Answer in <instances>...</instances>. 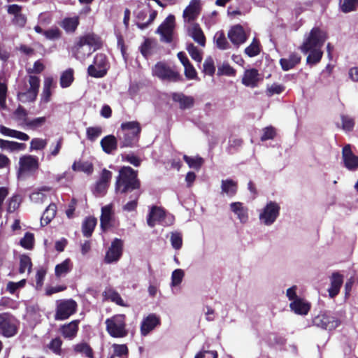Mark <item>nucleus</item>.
I'll use <instances>...</instances> for the list:
<instances>
[{
    "label": "nucleus",
    "instance_id": "393cba45",
    "mask_svg": "<svg viewBox=\"0 0 358 358\" xmlns=\"http://www.w3.org/2000/svg\"><path fill=\"white\" fill-rule=\"evenodd\" d=\"M200 14V8L197 1L191 2L183 10L182 17L188 22L194 21Z\"/></svg>",
    "mask_w": 358,
    "mask_h": 358
},
{
    "label": "nucleus",
    "instance_id": "ea45409f",
    "mask_svg": "<svg viewBox=\"0 0 358 358\" xmlns=\"http://www.w3.org/2000/svg\"><path fill=\"white\" fill-rule=\"evenodd\" d=\"M78 24V17H74L64 18L62 22L61 26L66 32H74Z\"/></svg>",
    "mask_w": 358,
    "mask_h": 358
},
{
    "label": "nucleus",
    "instance_id": "7c9ffc66",
    "mask_svg": "<svg viewBox=\"0 0 358 358\" xmlns=\"http://www.w3.org/2000/svg\"><path fill=\"white\" fill-rule=\"evenodd\" d=\"M97 223V220L94 217H87L82 224V232L85 237L92 236L93 231Z\"/></svg>",
    "mask_w": 358,
    "mask_h": 358
},
{
    "label": "nucleus",
    "instance_id": "473e14b6",
    "mask_svg": "<svg viewBox=\"0 0 358 358\" xmlns=\"http://www.w3.org/2000/svg\"><path fill=\"white\" fill-rule=\"evenodd\" d=\"M222 192L229 196H234L238 191V184L232 179L222 180L221 184Z\"/></svg>",
    "mask_w": 358,
    "mask_h": 358
},
{
    "label": "nucleus",
    "instance_id": "1a4fd4ad",
    "mask_svg": "<svg viewBox=\"0 0 358 358\" xmlns=\"http://www.w3.org/2000/svg\"><path fill=\"white\" fill-rule=\"evenodd\" d=\"M29 88L26 92L17 94L19 100L22 102H33L36 99L40 87V79L36 76H29Z\"/></svg>",
    "mask_w": 358,
    "mask_h": 358
},
{
    "label": "nucleus",
    "instance_id": "72a5a7b5",
    "mask_svg": "<svg viewBox=\"0 0 358 358\" xmlns=\"http://www.w3.org/2000/svg\"><path fill=\"white\" fill-rule=\"evenodd\" d=\"M25 148L26 145L24 143L0 138V148L1 150L14 152L24 150Z\"/></svg>",
    "mask_w": 358,
    "mask_h": 358
},
{
    "label": "nucleus",
    "instance_id": "13d9d810",
    "mask_svg": "<svg viewBox=\"0 0 358 358\" xmlns=\"http://www.w3.org/2000/svg\"><path fill=\"white\" fill-rule=\"evenodd\" d=\"M342 129L346 131H352L355 127V120L348 115H341Z\"/></svg>",
    "mask_w": 358,
    "mask_h": 358
},
{
    "label": "nucleus",
    "instance_id": "9d476101",
    "mask_svg": "<svg viewBox=\"0 0 358 358\" xmlns=\"http://www.w3.org/2000/svg\"><path fill=\"white\" fill-rule=\"evenodd\" d=\"M280 207L275 201H269L259 214V220L267 226L271 225L279 216Z\"/></svg>",
    "mask_w": 358,
    "mask_h": 358
},
{
    "label": "nucleus",
    "instance_id": "c9c22d12",
    "mask_svg": "<svg viewBox=\"0 0 358 358\" xmlns=\"http://www.w3.org/2000/svg\"><path fill=\"white\" fill-rule=\"evenodd\" d=\"M74 80V71L69 68L62 72L60 76L59 84L61 87L67 88L71 85Z\"/></svg>",
    "mask_w": 358,
    "mask_h": 358
},
{
    "label": "nucleus",
    "instance_id": "338daca9",
    "mask_svg": "<svg viewBox=\"0 0 358 358\" xmlns=\"http://www.w3.org/2000/svg\"><path fill=\"white\" fill-rule=\"evenodd\" d=\"M152 41L146 38L140 47V52L144 57L147 58L152 55Z\"/></svg>",
    "mask_w": 358,
    "mask_h": 358
},
{
    "label": "nucleus",
    "instance_id": "58836bf2",
    "mask_svg": "<svg viewBox=\"0 0 358 358\" xmlns=\"http://www.w3.org/2000/svg\"><path fill=\"white\" fill-rule=\"evenodd\" d=\"M73 265L70 259H66L61 264H57L55 268V273L57 278L61 277L70 272Z\"/></svg>",
    "mask_w": 358,
    "mask_h": 358
},
{
    "label": "nucleus",
    "instance_id": "4468645a",
    "mask_svg": "<svg viewBox=\"0 0 358 358\" xmlns=\"http://www.w3.org/2000/svg\"><path fill=\"white\" fill-rule=\"evenodd\" d=\"M39 167L38 158L33 155H24L20 158L18 175L36 172Z\"/></svg>",
    "mask_w": 358,
    "mask_h": 358
},
{
    "label": "nucleus",
    "instance_id": "6ab92c4d",
    "mask_svg": "<svg viewBox=\"0 0 358 358\" xmlns=\"http://www.w3.org/2000/svg\"><path fill=\"white\" fill-rule=\"evenodd\" d=\"M171 99L173 102L178 104L179 108L182 110L191 109L195 103V99L193 96H187L182 92L172 93Z\"/></svg>",
    "mask_w": 358,
    "mask_h": 358
},
{
    "label": "nucleus",
    "instance_id": "a19ab883",
    "mask_svg": "<svg viewBox=\"0 0 358 358\" xmlns=\"http://www.w3.org/2000/svg\"><path fill=\"white\" fill-rule=\"evenodd\" d=\"M72 169L74 171L84 172L91 174L94 171L93 164L89 162L78 161L75 162L72 165Z\"/></svg>",
    "mask_w": 358,
    "mask_h": 358
},
{
    "label": "nucleus",
    "instance_id": "39448f33",
    "mask_svg": "<svg viewBox=\"0 0 358 358\" xmlns=\"http://www.w3.org/2000/svg\"><path fill=\"white\" fill-rule=\"evenodd\" d=\"M106 331L113 338H123L127 336L126 316L124 314L115 315L106 320Z\"/></svg>",
    "mask_w": 358,
    "mask_h": 358
},
{
    "label": "nucleus",
    "instance_id": "b1692460",
    "mask_svg": "<svg viewBox=\"0 0 358 358\" xmlns=\"http://www.w3.org/2000/svg\"><path fill=\"white\" fill-rule=\"evenodd\" d=\"M112 206L107 205L101 208V215L100 217V226L103 231H108L113 227L112 222Z\"/></svg>",
    "mask_w": 358,
    "mask_h": 358
},
{
    "label": "nucleus",
    "instance_id": "423d86ee",
    "mask_svg": "<svg viewBox=\"0 0 358 358\" xmlns=\"http://www.w3.org/2000/svg\"><path fill=\"white\" fill-rule=\"evenodd\" d=\"M19 320L10 313H0V335L5 338L15 336L19 329Z\"/></svg>",
    "mask_w": 358,
    "mask_h": 358
},
{
    "label": "nucleus",
    "instance_id": "2f4dec72",
    "mask_svg": "<svg viewBox=\"0 0 358 358\" xmlns=\"http://www.w3.org/2000/svg\"><path fill=\"white\" fill-rule=\"evenodd\" d=\"M57 210V208L55 203H51L49 204L41 218V224L43 227L48 225L55 218Z\"/></svg>",
    "mask_w": 358,
    "mask_h": 358
},
{
    "label": "nucleus",
    "instance_id": "49530a36",
    "mask_svg": "<svg viewBox=\"0 0 358 358\" xmlns=\"http://www.w3.org/2000/svg\"><path fill=\"white\" fill-rule=\"evenodd\" d=\"M214 40L216 43L217 47L220 50H227L229 48V44L227 41L225 35L223 31H218L214 36Z\"/></svg>",
    "mask_w": 358,
    "mask_h": 358
},
{
    "label": "nucleus",
    "instance_id": "f704fd0d",
    "mask_svg": "<svg viewBox=\"0 0 358 358\" xmlns=\"http://www.w3.org/2000/svg\"><path fill=\"white\" fill-rule=\"evenodd\" d=\"M0 131L5 136L15 138L22 141H26L29 139V136L27 134L8 128L3 125L0 127Z\"/></svg>",
    "mask_w": 358,
    "mask_h": 358
},
{
    "label": "nucleus",
    "instance_id": "4d7b16f0",
    "mask_svg": "<svg viewBox=\"0 0 358 358\" xmlns=\"http://www.w3.org/2000/svg\"><path fill=\"white\" fill-rule=\"evenodd\" d=\"M358 6V0H343L341 4V10L343 13H350L355 10Z\"/></svg>",
    "mask_w": 358,
    "mask_h": 358
},
{
    "label": "nucleus",
    "instance_id": "9b49d317",
    "mask_svg": "<svg viewBox=\"0 0 358 358\" xmlns=\"http://www.w3.org/2000/svg\"><path fill=\"white\" fill-rule=\"evenodd\" d=\"M175 28V16L169 15L158 27L156 32L161 36V40L170 43L173 41V34Z\"/></svg>",
    "mask_w": 358,
    "mask_h": 358
},
{
    "label": "nucleus",
    "instance_id": "bb28decb",
    "mask_svg": "<svg viewBox=\"0 0 358 358\" xmlns=\"http://www.w3.org/2000/svg\"><path fill=\"white\" fill-rule=\"evenodd\" d=\"M100 145L103 151L110 155L117 149V140L113 135H107L101 140Z\"/></svg>",
    "mask_w": 358,
    "mask_h": 358
},
{
    "label": "nucleus",
    "instance_id": "7ed1b4c3",
    "mask_svg": "<svg viewBox=\"0 0 358 358\" xmlns=\"http://www.w3.org/2000/svg\"><path fill=\"white\" fill-rule=\"evenodd\" d=\"M327 39V34L325 31L319 27H313L299 49L303 54H307L310 50L322 49Z\"/></svg>",
    "mask_w": 358,
    "mask_h": 358
},
{
    "label": "nucleus",
    "instance_id": "09e8293b",
    "mask_svg": "<svg viewBox=\"0 0 358 358\" xmlns=\"http://www.w3.org/2000/svg\"><path fill=\"white\" fill-rule=\"evenodd\" d=\"M277 135L276 129L273 126H268L262 129V135L260 137V140L264 142L268 140H273Z\"/></svg>",
    "mask_w": 358,
    "mask_h": 358
},
{
    "label": "nucleus",
    "instance_id": "412c9836",
    "mask_svg": "<svg viewBox=\"0 0 358 358\" xmlns=\"http://www.w3.org/2000/svg\"><path fill=\"white\" fill-rule=\"evenodd\" d=\"M228 37L231 42L236 46L244 43L247 41V35L243 27L237 24L231 28L228 33Z\"/></svg>",
    "mask_w": 358,
    "mask_h": 358
},
{
    "label": "nucleus",
    "instance_id": "bf43d9fd",
    "mask_svg": "<svg viewBox=\"0 0 358 358\" xmlns=\"http://www.w3.org/2000/svg\"><path fill=\"white\" fill-rule=\"evenodd\" d=\"M187 50L192 59L197 62H201L202 61L201 53L193 43H190L187 45Z\"/></svg>",
    "mask_w": 358,
    "mask_h": 358
},
{
    "label": "nucleus",
    "instance_id": "0eeeda50",
    "mask_svg": "<svg viewBox=\"0 0 358 358\" xmlns=\"http://www.w3.org/2000/svg\"><path fill=\"white\" fill-rule=\"evenodd\" d=\"M108 59L103 53H97L94 57L93 64L87 68V73L90 76L101 78L104 77L108 72Z\"/></svg>",
    "mask_w": 358,
    "mask_h": 358
},
{
    "label": "nucleus",
    "instance_id": "f3484780",
    "mask_svg": "<svg viewBox=\"0 0 358 358\" xmlns=\"http://www.w3.org/2000/svg\"><path fill=\"white\" fill-rule=\"evenodd\" d=\"M342 158L344 166L350 171L358 169V156L355 155L350 144L345 145L342 150Z\"/></svg>",
    "mask_w": 358,
    "mask_h": 358
},
{
    "label": "nucleus",
    "instance_id": "ddd939ff",
    "mask_svg": "<svg viewBox=\"0 0 358 358\" xmlns=\"http://www.w3.org/2000/svg\"><path fill=\"white\" fill-rule=\"evenodd\" d=\"M313 324L323 329L331 331L338 327L341 322L334 316L327 314H320L313 319Z\"/></svg>",
    "mask_w": 358,
    "mask_h": 358
},
{
    "label": "nucleus",
    "instance_id": "c85d7f7f",
    "mask_svg": "<svg viewBox=\"0 0 358 358\" xmlns=\"http://www.w3.org/2000/svg\"><path fill=\"white\" fill-rule=\"evenodd\" d=\"M231 210L234 213L241 222L245 223L248 220V208L241 202H233L230 204Z\"/></svg>",
    "mask_w": 358,
    "mask_h": 358
},
{
    "label": "nucleus",
    "instance_id": "aec40b11",
    "mask_svg": "<svg viewBox=\"0 0 358 358\" xmlns=\"http://www.w3.org/2000/svg\"><path fill=\"white\" fill-rule=\"evenodd\" d=\"M330 287L328 289V293L330 298L334 299L340 292V289L343 284L344 276L338 271L333 272L329 277Z\"/></svg>",
    "mask_w": 358,
    "mask_h": 358
},
{
    "label": "nucleus",
    "instance_id": "774afa93",
    "mask_svg": "<svg viewBox=\"0 0 358 358\" xmlns=\"http://www.w3.org/2000/svg\"><path fill=\"white\" fill-rule=\"evenodd\" d=\"M184 271L182 269H176L171 275V286L176 287L179 285L183 279Z\"/></svg>",
    "mask_w": 358,
    "mask_h": 358
},
{
    "label": "nucleus",
    "instance_id": "4c0bfd02",
    "mask_svg": "<svg viewBox=\"0 0 358 358\" xmlns=\"http://www.w3.org/2000/svg\"><path fill=\"white\" fill-rule=\"evenodd\" d=\"M308 53L306 64L310 66L320 63L323 56V51L319 48L310 50Z\"/></svg>",
    "mask_w": 358,
    "mask_h": 358
},
{
    "label": "nucleus",
    "instance_id": "cd10ccee",
    "mask_svg": "<svg viewBox=\"0 0 358 358\" xmlns=\"http://www.w3.org/2000/svg\"><path fill=\"white\" fill-rule=\"evenodd\" d=\"M56 87V83H55L52 77L45 78L43 83V92L41 95V101L43 103H48L51 100L52 89Z\"/></svg>",
    "mask_w": 358,
    "mask_h": 358
},
{
    "label": "nucleus",
    "instance_id": "e2e57ef3",
    "mask_svg": "<svg viewBox=\"0 0 358 358\" xmlns=\"http://www.w3.org/2000/svg\"><path fill=\"white\" fill-rule=\"evenodd\" d=\"M45 117H39L34 118L33 120L28 119L25 124L29 128L31 129H36L37 128L42 127L45 123Z\"/></svg>",
    "mask_w": 358,
    "mask_h": 358
},
{
    "label": "nucleus",
    "instance_id": "20e7f679",
    "mask_svg": "<svg viewBox=\"0 0 358 358\" xmlns=\"http://www.w3.org/2000/svg\"><path fill=\"white\" fill-rule=\"evenodd\" d=\"M152 75L162 80L176 83L182 80L175 66H171L164 62H158L152 68Z\"/></svg>",
    "mask_w": 358,
    "mask_h": 358
},
{
    "label": "nucleus",
    "instance_id": "8fccbe9b",
    "mask_svg": "<svg viewBox=\"0 0 358 358\" xmlns=\"http://www.w3.org/2000/svg\"><path fill=\"white\" fill-rule=\"evenodd\" d=\"M217 76H235L236 73V69L228 63H223L217 68Z\"/></svg>",
    "mask_w": 358,
    "mask_h": 358
},
{
    "label": "nucleus",
    "instance_id": "a18cd8bd",
    "mask_svg": "<svg viewBox=\"0 0 358 358\" xmlns=\"http://www.w3.org/2000/svg\"><path fill=\"white\" fill-rule=\"evenodd\" d=\"M260 51V43L256 38H254L252 43L245 49V53L250 57L258 55Z\"/></svg>",
    "mask_w": 358,
    "mask_h": 358
},
{
    "label": "nucleus",
    "instance_id": "680f3d73",
    "mask_svg": "<svg viewBox=\"0 0 358 358\" xmlns=\"http://www.w3.org/2000/svg\"><path fill=\"white\" fill-rule=\"evenodd\" d=\"M47 145V141L40 138H34L30 143V150H43Z\"/></svg>",
    "mask_w": 358,
    "mask_h": 358
},
{
    "label": "nucleus",
    "instance_id": "a878e982",
    "mask_svg": "<svg viewBox=\"0 0 358 358\" xmlns=\"http://www.w3.org/2000/svg\"><path fill=\"white\" fill-rule=\"evenodd\" d=\"M301 57L296 52H292L289 55L288 58H281L279 63L283 71H289L294 69L301 62Z\"/></svg>",
    "mask_w": 358,
    "mask_h": 358
},
{
    "label": "nucleus",
    "instance_id": "c03bdc74",
    "mask_svg": "<svg viewBox=\"0 0 358 358\" xmlns=\"http://www.w3.org/2000/svg\"><path fill=\"white\" fill-rule=\"evenodd\" d=\"M183 160L187 164L189 168L194 169L196 171L199 170L203 165L204 161L201 157H192L186 155H183Z\"/></svg>",
    "mask_w": 358,
    "mask_h": 358
},
{
    "label": "nucleus",
    "instance_id": "5701e85b",
    "mask_svg": "<svg viewBox=\"0 0 358 358\" xmlns=\"http://www.w3.org/2000/svg\"><path fill=\"white\" fill-rule=\"evenodd\" d=\"M165 216V210L162 207L154 206L148 215L147 223L150 227H154L156 222H161Z\"/></svg>",
    "mask_w": 358,
    "mask_h": 358
},
{
    "label": "nucleus",
    "instance_id": "f8f14e48",
    "mask_svg": "<svg viewBox=\"0 0 358 358\" xmlns=\"http://www.w3.org/2000/svg\"><path fill=\"white\" fill-rule=\"evenodd\" d=\"M123 241L120 238H115L111 243L110 246L106 251L104 262L111 264L117 262L122 257L123 253Z\"/></svg>",
    "mask_w": 358,
    "mask_h": 358
},
{
    "label": "nucleus",
    "instance_id": "c756f323",
    "mask_svg": "<svg viewBox=\"0 0 358 358\" xmlns=\"http://www.w3.org/2000/svg\"><path fill=\"white\" fill-rule=\"evenodd\" d=\"M292 310L298 315H307L310 309V305L303 299H295L289 305Z\"/></svg>",
    "mask_w": 358,
    "mask_h": 358
},
{
    "label": "nucleus",
    "instance_id": "864d4df0",
    "mask_svg": "<svg viewBox=\"0 0 358 358\" xmlns=\"http://www.w3.org/2000/svg\"><path fill=\"white\" fill-rule=\"evenodd\" d=\"M141 195V192H134L131 196L133 199L127 202L123 206L122 208L124 211L131 212L135 210L138 206V200Z\"/></svg>",
    "mask_w": 358,
    "mask_h": 358
},
{
    "label": "nucleus",
    "instance_id": "603ef678",
    "mask_svg": "<svg viewBox=\"0 0 358 358\" xmlns=\"http://www.w3.org/2000/svg\"><path fill=\"white\" fill-rule=\"evenodd\" d=\"M101 133V127H90L86 129L87 138L92 142L95 141Z\"/></svg>",
    "mask_w": 358,
    "mask_h": 358
},
{
    "label": "nucleus",
    "instance_id": "de8ad7c7",
    "mask_svg": "<svg viewBox=\"0 0 358 358\" xmlns=\"http://www.w3.org/2000/svg\"><path fill=\"white\" fill-rule=\"evenodd\" d=\"M31 267L32 263L31 258L26 255H22L20 259L19 272L20 273H24L25 271L27 270L28 273H30L31 271Z\"/></svg>",
    "mask_w": 358,
    "mask_h": 358
},
{
    "label": "nucleus",
    "instance_id": "2eb2a0df",
    "mask_svg": "<svg viewBox=\"0 0 358 358\" xmlns=\"http://www.w3.org/2000/svg\"><path fill=\"white\" fill-rule=\"evenodd\" d=\"M84 45L93 47V50L95 51L102 47V41L101 38L94 33H90L80 37L75 46L76 53L77 55L79 54L80 50L82 49Z\"/></svg>",
    "mask_w": 358,
    "mask_h": 358
},
{
    "label": "nucleus",
    "instance_id": "e433bc0d",
    "mask_svg": "<svg viewBox=\"0 0 358 358\" xmlns=\"http://www.w3.org/2000/svg\"><path fill=\"white\" fill-rule=\"evenodd\" d=\"M191 36L195 42L198 43L201 46H205L206 36L198 23L193 24Z\"/></svg>",
    "mask_w": 358,
    "mask_h": 358
},
{
    "label": "nucleus",
    "instance_id": "5fc2aeb1",
    "mask_svg": "<svg viewBox=\"0 0 358 358\" xmlns=\"http://www.w3.org/2000/svg\"><path fill=\"white\" fill-rule=\"evenodd\" d=\"M34 243V234L30 232H27L24 237L20 240V245L27 250L33 248Z\"/></svg>",
    "mask_w": 358,
    "mask_h": 358
},
{
    "label": "nucleus",
    "instance_id": "79ce46f5",
    "mask_svg": "<svg viewBox=\"0 0 358 358\" xmlns=\"http://www.w3.org/2000/svg\"><path fill=\"white\" fill-rule=\"evenodd\" d=\"M103 295L106 299H109L112 302H114L119 306H125L124 301L122 299L120 294L113 289H111V288L108 289L107 290H106L103 292Z\"/></svg>",
    "mask_w": 358,
    "mask_h": 358
},
{
    "label": "nucleus",
    "instance_id": "6e6552de",
    "mask_svg": "<svg viewBox=\"0 0 358 358\" xmlns=\"http://www.w3.org/2000/svg\"><path fill=\"white\" fill-rule=\"evenodd\" d=\"M77 303L73 299H64L58 301L56 306L55 319L56 320H64L76 313Z\"/></svg>",
    "mask_w": 358,
    "mask_h": 358
},
{
    "label": "nucleus",
    "instance_id": "0e129e2a",
    "mask_svg": "<svg viewBox=\"0 0 358 358\" xmlns=\"http://www.w3.org/2000/svg\"><path fill=\"white\" fill-rule=\"evenodd\" d=\"M21 198L20 195H13L8 201L7 210L8 213H13L20 206Z\"/></svg>",
    "mask_w": 358,
    "mask_h": 358
},
{
    "label": "nucleus",
    "instance_id": "37998d69",
    "mask_svg": "<svg viewBox=\"0 0 358 358\" xmlns=\"http://www.w3.org/2000/svg\"><path fill=\"white\" fill-rule=\"evenodd\" d=\"M73 350L77 353L84 354L87 358H94L92 348L85 342L76 344Z\"/></svg>",
    "mask_w": 358,
    "mask_h": 358
},
{
    "label": "nucleus",
    "instance_id": "052dcab7",
    "mask_svg": "<svg viewBox=\"0 0 358 358\" xmlns=\"http://www.w3.org/2000/svg\"><path fill=\"white\" fill-rule=\"evenodd\" d=\"M171 243L175 250H179L182 245V237L180 232H172L171 235Z\"/></svg>",
    "mask_w": 358,
    "mask_h": 358
},
{
    "label": "nucleus",
    "instance_id": "6e6d98bb",
    "mask_svg": "<svg viewBox=\"0 0 358 358\" xmlns=\"http://www.w3.org/2000/svg\"><path fill=\"white\" fill-rule=\"evenodd\" d=\"M203 71L205 74L208 76H213L215 72V66L214 61L211 57H207L203 64Z\"/></svg>",
    "mask_w": 358,
    "mask_h": 358
},
{
    "label": "nucleus",
    "instance_id": "a211bd4d",
    "mask_svg": "<svg viewBox=\"0 0 358 358\" xmlns=\"http://www.w3.org/2000/svg\"><path fill=\"white\" fill-rule=\"evenodd\" d=\"M161 324V319L156 314L151 313L143 318L141 324V334L142 336H147L155 327Z\"/></svg>",
    "mask_w": 358,
    "mask_h": 358
},
{
    "label": "nucleus",
    "instance_id": "3c124183",
    "mask_svg": "<svg viewBox=\"0 0 358 358\" xmlns=\"http://www.w3.org/2000/svg\"><path fill=\"white\" fill-rule=\"evenodd\" d=\"M285 90V87L283 85L273 83L271 85H268L266 89V94L270 97L274 94H280L283 92Z\"/></svg>",
    "mask_w": 358,
    "mask_h": 358
},
{
    "label": "nucleus",
    "instance_id": "dca6fc26",
    "mask_svg": "<svg viewBox=\"0 0 358 358\" xmlns=\"http://www.w3.org/2000/svg\"><path fill=\"white\" fill-rule=\"evenodd\" d=\"M262 80V77L257 69L252 68L246 69L242 77L241 83L245 87L255 88L258 87L259 82Z\"/></svg>",
    "mask_w": 358,
    "mask_h": 358
},
{
    "label": "nucleus",
    "instance_id": "69168bd1",
    "mask_svg": "<svg viewBox=\"0 0 358 358\" xmlns=\"http://www.w3.org/2000/svg\"><path fill=\"white\" fill-rule=\"evenodd\" d=\"M62 341L59 337L52 339L48 345V348L56 355H60L62 354Z\"/></svg>",
    "mask_w": 358,
    "mask_h": 358
},
{
    "label": "nucleus",
    "instance_id": "4be33fe9",
    "mask_svg": "<svg viewBox=\"0 0 358 358\" xmlns=\"http://www.w3.org/2000/svg\"><path fill=\"white\" fill-rule=\"evenodd\" d=\"M79 323L80 320H75L68 324L62 325L59 330L63 337L69 340L73 339L77 336Z\"/></svg>",
    "mask_w": 358,
    "mask_h": 358
},
{
    "label": "nucleus",
    "instance_id": "f03ea898",
    "mask_svg": "<svg viewBox=\"0 0 358 358\" xmlns=\"http://www.w3.org/2000/svg\"><path fill=\"white\" fill-rule=\"evenodd\" d=\"M121 129L124 134L123 137L120 138V148H133L136 145L141 132L140 123L137 121L123 122Z\"/></svg>",
    "mask_w": 358,
    "mask_h": 358
},
{
    "label": "nucleus",
    "instance_id": "f257e3e1",
    "mask_svg": "<svg viewBox=\"0 0 358 358\" xmlns=\"http://www.w3.org/2000/svg\"><path fill=\"white\" fill-rule=\"evenodd\" d=\"M141 186L138 171L129 166H124L120 169L115 184L116 193L127 194L131 192H140Z\"/></svg>",
    "mask_w": 358,
    "mask_h": 358
}]
</instances>
